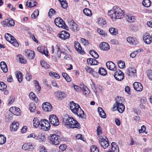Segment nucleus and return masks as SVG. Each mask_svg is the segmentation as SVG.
<instances>
[{"label": "nucleus", "instance_id": "28", "mask_svg": "<svg viewBox=\"0 0 152 152\" xmlns=\"http://www.w3.org/2000/svg\"><path fill=\"white\" fill-rule=\"evenodd\" d=\"M112 150L113 152H119V149L118 146L116 145V143L113 142L111 144Z\"/></svg>", "mask_w": 152, "mask_h": 152}, {"label": "nucleus", "instance_id": "56", "mask_svg": "<svg viewBox=\"0 0 152 152\" xmlns=\"http://www.w3.org/2000/svg\"><path fill=\"white\" fill-rule=\"evenodd\" d=\"M118 101H116L115 104H114L113 105V107L112 109L113 111H115L116 110H118Z\"/></svg>", "mask_w": 152, "mask_h": 152}, {"label": "nucleus", "instance_id": "41", "mask_svg": "<svg viewBox=\"0 0 152 152\" xmlns=\"http://www.w3.org/2000/svg\"><path fill=\"white\" fill-rule=\"evenodd\" d=\"M61 4V7L65 9L67 7V4L66 0H58Z\"/></svg>", "mask_w": 152, "mask_h": 152}, {"label": "nucleus", "instance_id": "22", "mask_svg": "<svg viewBox=\"0 0 152 152\" xmlns=\"http://www.w3.org/2000/svg\"><path fill=\"white\" fill-rule=\"evenodd\" d=\"M80 88L82 91L83 93L86 96L88 95L90 91L87 87L84 85H82L80 87Z\"/></svg>", "mask_w": 152, "mask_h": 152}, {"label": "nucleus", "instance_id": "54", "mask_svg": "<svg viewBox=\"0 0 152 152\" xmlns=\"http://www.w3.org/2000/svg\"><path fill=\"white\" fill-rule=\"evenodd\" d=\"M16 108L15 109L14 112V115H19L20 114V109L16 107Z\"/></svg>", "mask_w": 152, "mask_h": 152}, {"label": "nucleus", "instance_id": "2", "mask_svg": "<svg viewBox=\"0 0 152 152\" xmlns=\"http://www.w3.org/2000/svg\"><path fill=\"white\" fill-rule=\"evenodd\" d=\"M108 13L112 18L116 19L123 18L124 14L123 11L117 6H114L112 10L108 11Z\"/></svg>", "mask_w": 152, "mask_h": 152}, {"label": "nucleus", "instance_id": "36", "mask_svg": "<svg viewBox=\"0 0 152 152\" xmlns=\"http://www.w3.org/2000/svg\"><path fill=\"white\" fill-rule=\"evenodd\" d=\"M29 96L31 99L34 100L36 102L38 101V99L36 95L33 92H30L29 94Z\"/></svg>", "mask_w": 152, "mask_h": 152}, {"label": "nucleus", "instance_id": "26", "mask_svg": "<svg viewBox=\"0 0 152 152\" xmlns=\"http://www.w3.org/2000/svg\"><path fill=\"white\" fill-rule=\"evenodd\" d=\"M19 126V124L18 122L14 121L12 123L10 128H12L14 131H16L18 128Z\"/></svg>", "mask_w": 152, "mask_h": 152}, {"label": "nucleus", "instance_id": "3", "mask_svg": "<svg viewBox=\"0 0 152 152\" xmlns=\"http://www.w3.org/2000/svg\"><path fill=\"white\" fill-rule=\"evenodd\" d=\"M69 106L72 112L81 118H84V112L81 109L78 104L75 103L73 101H72L70 103Z\"/></svg>", "mask_w": 152, "mask_h": 152}, {"label": "nucleus", "instance_id": "31", "mask_svg": "<svg viewBox=\"0 0 152 152\" xmlns=\"http://www.w3.org/2000/svg\"><path fill=\"white\" fill-rule=\"evenodd\" d=\"M58 97L60 99H62L66 97V94L64 92L61 91H58L57 92Z\"/></svg>", "mask_w": 152, "mask_h": 152}, {"label": "nucleus", "instance_id": "17", "mask_svg": "<svg viewBox=\"0 0 152 152\" xmlns=\"http://www.w3.org/2000/svg\"><path fill=\"white\" fill-rule=\"evenodd\" d=\"M134 89L137 91H141L143 89V87L142 84L139 82H135L133 84Z\"/></svg>", "mask_w": 152, "mask_h": 152}, {"label": "nucleus", "instance_id": "16", "mask_svg": "<svg viewBox=\"0 0 152 152\" xmlns=\"http://www.w3.org/2000/svg\"><path fill=\"white\" fill-rule=\"evenodd\" d=\"M74 46L76 50L79 53L82 54L85 53L84 51L82 50V48L80 43L78 42H75Z\"/></svg>", "mask_w": 152, "mask_h": 152}, {"label": "nucleus", "instance_id": "30", "mask_svg": "<svg viewBox=\"0 0 152 152\" xmlns=\"http://www.w3.org/2000/svg\"><path fill=\"white\" fill-rule=\"evenodd\" d=\"M126 18L127 21L130 23H132L135 21V19L134 16L131 15H127L126 16Z\"/></svg>", "mask_w": 152, "mask_h": 152}, {"label": "nucleus", "instance_id": "35", "mask_svg": "<svg viewBox=\"0 0 152 152\" xmlns=\"http://www.w3.org/2000/svg\"><path fill=\"white\" fill-rule=\"evenodd\" d=\"M118 110L119 113H122L124 110L125 106L124 104L118 102Z\"/></svg>", "mask_w": 152, "mask_h": 152}, {"label": "nucleus", "instance_id": "7", "mask_svg": "<svg viewBox=\"0 0 152 152\" xmlns=\"http://www.w3.org/2000/svg\"><path fill=\"white\" fill-rule=\"evenodd\" d=\"M55 25L59 27L65 28L66 26L64 21L60 18H57L54 20Z\"/></svg>", "mask_w": 152, "mask_h": 152}, {"label": "nucleus", "instance_id": "44", "mask_svg": "<svg viewBox=\"0 0 152 152\" xmlns=\"http://www.w3.org/2000/svg\"><path fill=\"white\" fill-rule=\"evenodd\" d=\"M6 141V138L3 135H0V144H4Z\"/></svg>", "mask_w": 152, "mask_h": 152}, {"label": "nucleus", "instance_id": "51", "mask_svg": "<svg viewBox=\"0 0 152 152\" xmlns=\"http://www.w3.org/2000/svg\"><path fill=\"white\" fill-rule=\"evenodd\" d=\"M118 66L120 68L123 69L125 67V65L124 62L119 61L118 62Z\"/></svg>", "mask_w": 152, "mask_h": 152}, {"label": "nucleus", "instance_id": "19", "mask_svg": "<svg viewBox=\"0 0 152 152\" xmlns=\"http://www.w3.org/2000/svg\"><path fill=\"white\" fill-rule=\"evenodd\" d=\"M22 148L25 150H28L31 151L33 148V147L32 144L30 142L24 144L22 146Z\"/></svg>", "mask_w": 152, "mask_h": 152}, {"label": "nucleus", "instance_id": "61", "mask_svg": "<svg viewBox=\"0 0 152 152\" xmlns=\"http://www.w3.org/2000/svg\"><path fill=\"white\" fill-rule=\"evenodd\" d=\"M147 75L149 79L152 80V70H148V72Z\"/></svg>", "mask_w": 152, "mask_h": 152}, {"label": "nucleus", "instance_id": "59", "mask_svg": "<svg viewBox=\"0 0 152 152\" xmlns=\"http://www.w3.org/2000/svg\"><path fill=\"white\" fill-rule=\"evenodd\" d=\"M41 141L45 142L46 140L45 135V134H41V136L39 137V138Z\"/></svg>", "mask_w": 152, "mask_h": 152}, {"label": "nucleus", "instance_id": "27", "mask_svg": "<svg viewBox=\"0 0 152 152\" xmlns=\"http://www.w3.org/2000/svg\"><path fill=\"white\" fill-rule=\"evenodd\" d=\"M0 66L2 71L5 73L8 71V68L6 63L4 61H1L0 63Z\"/></svg>", "mask_w": 152, "mask_h": 152}, {"label": "nucleus", "instance_id": "14", "mask_svg": "<svg viewBox=\"0 0 152 152\" xmlns=\"http://www.w3.org/2000/svg\"><path fill=\"white\" fill-rule=\"evenodd\" d=\"M152 37L150 36L148 33H146L143 36V40L147 44H150L151 42Z\"/></svg>", "mask_w": 152, "mask_h": 152}, {"label": "nucleus", "instance_id": "43", "mask_svg": "<svg viewBox=\"0 0 152 152\" xmlns=\"http://www.w3.org/2000/svg\"><path fill=\"white\" fill-rule=\"evenodd\" d=\"M37 50L39 52L41 53H42L43 54H44L45 56L47 57L48 56V51L47 50V53H46L45 52V50H44L43 49H42L40 47H38L37 48Z\"/></svg>", "mask_w": 152, "mask_h": 152}, {"label": "nucleus", "instance_id": "40", "mask_svg": "<svg viewBox=\"0 0 152 152\" xmlns=\"http://www.w3.org/2000/svg\"><path fill=\"white\" fill-rule=\"evenodd\" d=\"M89 53L95 58H97L99 57V55L95 50H91L89 52Z\"/></svg>", "mask_w": 152, "mask_h": 152}, {"label": "nucleus", "instance_id": "34", "mask_svg": "<svg viewBox=\"0 0 152 152\" xmlns=\"http://www.w3.org/2000/svg\"><path fill=\"white\" fill-rule=\"evenodd\" d=\"M98 72L99 74L102 76H105L107 74L106 70L102 67H101L99 68Z\"/></svg>", "mask_w": 152, "mask_h": 152}, {"label": "nucleus", "instance_id": "21", "mask_svg": "<svg viewBox=\"0 0 152 152\" xmlns=\"http://www.w3.org/2000/svg\"><path fill=\"white\" fill-rule=\"evenodd\" d=\"M100 48L101 49L104 50H107L110 48L109 44L105 42H102L100 44Z\"/></svg>", "mask_w": 152, "mask_h": 152}, {"label": "nucleus", "instance_id": "9", "mask_svg": "<svg viewBox=\"0 0 152 152\" xmlns=\"http://www.w3.org/2000/svg\"><path fill=\"white\" fill-rule=\"evenodd\" d=\"M114 77L117 80L121 81L124 79V73L121 71L117 70L115 72Z\"/></svg>", "mask_w": 152, "mask_h": 152}, {"label": "nucleus", "instance_id": "48", "mask_svg": "<svg viewBox=\"0 0 152 152\" xmlns=\"http://www.w3.org/2000/svg\"><path fill=\"white\" fill-rule=\"evenodd\" d=\"M8 23V24L10 26H14L15 23L14 20L10 18L7 20Z\"/></svg>", "mask_w": 152, "mask_h": 152}, {"label": "nucleus", "instance_id": "53", "mask_svg": "<svg viewBox=\"0 0 152 152\" xmlns=\"http://www.w3.org/2000/svg\"><path fill=\"white\" fill-rule=\"evenodd\" d=\"M90 152H99V149L95 145L91 146L90 149Z\"/></svg>", "mask_w": 152, "mask_h": 152}, {"label": "nucleus", "instance_id": "33", "mask_svg": "<svg viewBox=\"0 0 152 152\" xmlns=\"http://www.w3.org/2000/svg\"><path fill=\"white\" fill-rule=\"evenodd\" d=\"M109 31L111 34L112 35H116L118 34V30L115 28H110L109 29Z\"/></svg>", "mask_w": 152, "mask_h": 152}, {"label": "nucleus", "instance_id": "49", "mask_svg": "<svg viewBox=\"0 0 152 152\" xmlns=\"http://www.w3.org/2000/svg\"><path fill=\"white\" fill-rule=\"evenodd\" d=\"M36 105L34 104L33 103H31L30 104L29 109L31 112H34L36 109Z\"/></svg>", "mask_w": 152, "mask_h": 152}, {"label": "nucleus", "instance_id": "63", "mask_svg": "<svg viewBox=\"0 0 152 152\" xmlns=\"http://www.w3.org/2000/svg\"><path fill=\"white\" fill-rule=\"evenodd\" d=\"M26 78L27 80L29 81L31 79L32 76L29 74L27 73L26 74Z\"/></svg>", "mask_w": 152, "mask_h": 152}, {"label": "nucleus", "instance_id": "42", "mask_svg": "<svg viewBox=\"0 0 152 152\" xmlns=\"http://www.w3.org/2000/svg\"><path fill=\"white\" fill-rule=\"evenodd\" d=\"M98 23L99 25L102 26L106 24V22L102 18H100L98 20Z\"/></svg>", "mask_w": 152, "mask_h": 152}, {"label": "nucleus", "instance_id": "60", "mask_svg": "<svg viewBox=\"0 0 152 152\" xmlns=\"http://www.w3.org/2000/svg\"><path fill=\"white\" fill-rule=\"evenodd\" d=\"M67 148V146L65 144H62L59 147V148L61 151H63L65 150Z\"/></svg>", "mask_w": 152, "mask_h": 152}, {"label": "nucleus", "instance_id": "64", "mask_svg": "<svg viewBox=\"0 0 152 152\" xmlns=\"http://www.w3.org/2000/svg\"><path fill=\"white\" fill-rule=\"evenodd\" d=\"M85 69L88 72L90 73H91L92 72V69L89 66H86L85 67Z\"/></svg>", "mask_w": 152, "mask_h": 152}, {"label": "nucleus", "instance_id": "58", "mask_svg": "<svg viewBox=\"0 0 152 152\" xmlns=\"http://www.w3.org/2000/svg\"><path fill=\"white\" fill-rule=\"evenodd\" d=\"M28 34L30 37L36 43L38 42V40L35 38L34 35L30 32H28Z\"/></svg>", "mask_w": 152, "mask_h": 152}, {"label": "nucleus", "instance_id": "23", "mask_svg": "<svg viewBox=\"0 0 152 152\" xmlns=\"http://www.w3.org/2000/svg\"><path fill=\"white\" fill-rule=\"evenodd\" d=\"M16 59L21 63L26 64V59L20 54L17 55Z\"/></svg>", "mask_w": 152, "mask_h": 152}, {"label": "nucleus", "instance_id": "55", "mask_svg": "<svg viewBox=\"0 0 152 152\" xmlns=\"http://www.w3.org/2000/svg\"><path fill=\"white\" fill-rule=\"evenodd\" d=\"M70 28L74 31L78 30V26L75 23L73 24V26H72Z\"/></svg>", "mask_w": 152, "mask_h": 152}, {"label": "nucleus", "instance_id": "12", "mask_svg": "<svg viewBox=\"0 0 152 152\" xmlns=\"http://www.w3.org/2000/svg\"><path fill=\"white\" fill-rule=\"evenodd\" d=\"M25 55L27 58L32 59L34 57V53L31 50H27L25 51Z\"/></svg>", "mask_w": 152, "mask_h": 152}, {"label": "nucleus", "instance_id": "18", "mask_svg": "<svg viewBox=\"0 0 152 152\" xmlns=\"http://www.w3.org/2000/svg\"><path fill=\"white\" fill-rule=\"evenodd\" d=\"M126 40L131 45H136L138 43L137 39L135 38L129 37L127 38Z\"/></svg>", "mask_w": 152, "mask_h": 152}, {"label": "nucleus", "instance_id": "20", "mask_svg": "<svg viewBox=\"0 0 152 152\" xmlns=\"http://www.w3.org/2000/svg\"><path fill=\"white\" fill-rule=\"evenodd\" d=\"M136 70L134 68H129L126 72V74L129 76H132L136 73Z\"/></svg>", "mask_w": 152, "mask_h": 152}, {"label": "nucleus", "instance_id": "29", "mask_svg": "<svg viewBox=\"0 0 152 152\" xmlns=\"http://www.w3.org/2000/svg\"><path fill=\"white\" fill-rule=\"evenodd\" d=\"M98 112L100 117L103 118H105L106 117V115L104 111L101 107L98 108Z\"/></svg>", "mask_w": 152, "mask_h": 152}, {"label": "nucleus", "instance_id": "50", "mask_svg": "<svg viewBox=\"0 0 152 152\" xmlns=\"http://www.w3.org/2000/svg\"><path fill=\"white\" fill-rule=\"evenodd\" d=\"M7 86L6 84L3 82H0V90L3 91L7 88Z\"/></svg>", "mask_w": 152, "mask_h": 152}, {"label": "nucleus", "instance_id": "10", "mask_svg": "<svg viewBox=\"0 0 152 152\" xmlns=\"http://www.w3.org/2000/svg\"><path fill=\"white\" fill-rule=\"evenodd\" d=\"M58 37L62 39L65 40L69 38L70 34L69 33L66 31H63L61 32L60 34H58Z\"/></svg>", "mask_w": 152, "mask_h": 152}, {"label": "nucleus", "instance_id": "25", "mask_svg": "<svg viewBox=\"0 0 152 152\" xmlns=\"http://www.w3.org/2000/svg\"><path fill=\"white\" fill-rule=\"evenodd\" d=\"M41 121L37 118H35L33 120V124L34 127L37 128L39 125H40Z\"/></svg>", "mask_w": 152, "mask_h": 152}, {"label": "nucleus", "instance_id": "4", "mask_svg": "<svg viewBox=\"0 0 152 152\" xmlns=\"http://www.w3.org/2000/svg\"><path fill=\"white\" fill-rule=\"evenodd\" d=\"M49 142L53 145L58 144L60 141V137L56 134H50L48 137Z\"/></svg>", "mask_w": 152, "mask_h": 152}, {"label": "nucleus", "instance_id": "45", "mask_svg": "<svg viewBox=\"0 0 152 152\" xmlns=\"http://www.w3.org/2000/svg\"><path fill=\"white\" fill-rule=\"evenodd\" d=\"M56 11L53 8H51L49 10L48 12V16L50 18H51L53 15L56 14Z\"/></svg>", "mask_w": 152, "mask_h": 152}, {"label": "nucleus", "instance_id": "1", "mask_svg": "<svg viewBox=\"0 0 152 152\" xmlns=\"http://www.w3.org/2000/svg\"><path fill=\"white\" fill-rule=\"evenodd\" d=\"M63 122L65 125L68 126L70 128L80 129V125L77 121L73 118L70 117L68 115L64 116Z\"/></svg>", "mask_w": 152, "mask_h": 152}, {"label": "nucleus", "instance_id": "39", "mask_svg": "<svg viewBox=\"0 0 152 152\" xmlns=\"http://www.w3.org/2000/svg\"><path fill=\"white\" fill-rule=\"evenodd\" d=\"M142 4L145 7H148L150 6L151 3L150 0H144L142 2Z\"/></svg>", "mask_w": 152, "mask_h": 152}, {"label": "nucleus", "instance_id": "5", "mask_svg": "<svg viewBox=\"0 0 152 152\" xmlns=\"http://www.w3.org/2000/svg\"><path fill=\"white\" fill-rule=\"evenodd\" d=\"M99 140L101 146L104 149L107 148L109 145L108 139L104 135L99 136Z\"/></svg>", "mask_w": 152, "mask_h": 152}, {"label": "nucleus", "instance_id": "13", "mask_svg": "<svg viewBox=\"0 0 152 152\" xmlns=\"http://www.w3.org/2000/svg\"><path fill=\"white\" fill-rule=\"evenodd\" d=\"M7 34L8 35V36H10V42L15 47H18L19 44L17 42V41L15 38L11 34L9 33H7Z\"/></svg>", "mask_w": 152, "mask_h": 152}, {"label": "nucleus", "instance_id": "46", "mask_svg": "<svg viewBox=\"0 0 152 152\" xmlns=\"http://www.w3.org/2000/svg\"><path fill=\"white\" fill-rule=\"evenodd\" d=\"M40 64L41 66L45 68L49 69L50 67V66L44 61L42 62L41 61Z\"/></svg>", "mask_w": 152, "mask_h": 152}, {"label": "nucleus", "instance_id": "6", "mask_svg": "<svg viewBox=\"0 0 152 152\" xmlns=\"http://www.w3.org/2000/svg\"><path fill=\"white\" fill-rule=\"evenodd\" d=\"M41 124L40 125L41 129L44 131H48L50 127V125L48 121L45 119H42L41 120Z\"/></svg>", "mask_w": 152, "mask_h": 152}, {"label": "nucleus", "instance_id": "11", "mask_svg": "<svg viewBox=\"0 0 152 152\" xmlns=\"http://www.w3.org/2000/svg\"><path fill=\"white\" fill-rule=\"evenodd\" d=\"M42 107L44 110L46 112H49L52 110V106L48 102L43 103L42 105Z\"/></svg>", "mask_w": 152, "mask_h": 152}, {"label": "nucleus", "instance_id": "37", "mask_svg": "<svg viewBox=\"0 0 152 152\" xmlns=\"http://www.w3.org/2000/svg\"><path fill=\"white\" fill-rule=\"evenodd\" d=\"M83 13L86 16H91L92 15L91 12L88 8H85L83 10Z\"/></svg>", "mask_w": 152, "mask_h": 152}, {"label": "nucleus", "instance_id": "15", "mask_svg": "<svg viewBox=\"0 0 152 152\" xmlns=\"http://www.w3.org/2000/svg\"><path fill=\"white\" fill-rule=\"evenodd\" d=\"M107 68L109 69L115 71L116 70V68L115 64L111 61H109L106 63Z\"/></svg>", "mask_w": 152, "mask_h": 152}, {"label": "nucleus", "instance_id": "47", "mask_svg": "<svg viewBox=\"0 0 152 152\" xmlns=\"http://www.w3.org/2000/svg\"><path fill=\"white\" fill-rule=\"evenodd\" d=\"M55 48L57 49V53L56 54V56L57 57H58V58H60L61 56V50H59L60 48H59V47L58 45H57Z\"/></svg>", "mask_w": 152, "mask_h": 152}, {"label": "nucleus", "instance_id": "38", "mask_svg": "<svg viewBox=\"0 0 152 152\" xmlns=\"http://www.w3.org/2000/svg\"><path fill=\"white\" fill-rule=\"evenodd\" d=\"M16 77L18 82L20 83L22 82L23 78V75L22 73L19 72L16 74Z\"/></svg>", "mask_w": 152, "mask_h": 152}, {"label": "nucleus", "instance_id": "8", "mask_svg": "<svg viewBox=\"0 0 152 152\" xmlns=\"http://www.w3.org/2000/svg\"><path fill=\"white\" fill-rule=\"evenodd\" d=\"M49 121L51 124L54 126H57L59 124L58 119L55 115H53L50 116Z\"/></svg>", "mask_w": 152, "mask_h": 152}, {"label": "nucleus", "instance_id": "24", "mask_svg": "<svg viewBox=\"0 0 152 152\" xmlns=\"http://www.w3.org/2000/svg\"><path fill=\"white\" fill-rule=\"evenodd\" d=\"M87 62L88 64L90 65H96L98 63V61L95 59L92 58H89L87 60Z\"/></svg>", "mask_w": 152, "mask_h": 152}, {"label": "nucleus", "instance_id": "32", "mask_svg": "<svg viewBox=\"0 0 152 152\" xmlns=\"http://www.w3.org/2000/svg\"><path fill=\"white\" fill-rule=\"evenodd\" d=\"M27 2L26 3V5L30 8H31L37 5V3L35 0H30V1L28 3V5Z\"/></svg>", "mask_w": 152, "mask_h": 152}, {"label": "nucleus", "instance_id": "57", "mask_svg": "<svg viewBox=\"0 0 152 152\" xmlns=\"http://www.w3.org/2000/svg\"><path fill=\"white\" fill-rule=\"evenodd\" d=\"M49 75L50 76H53L54 77L58 78H59L60 77V75L56 72H50L49 73Z\"/></svg>", "mask_w": 152, "mask_h": 152}, {"label": "nucleus", "instance_id": "62", "mask_svg": "<svg viewBox=\"0 0 152 152\" xmlns=\"http://www.w3.org/2000/svg\"><path fill=\"white\" fill-rule=\"evenodd\" d=\"M81 41L84 45H87L89 44L88 41L83 38L81 39Z\"/></svg>", "mask_w": 152, "mask_h": 152}, {"label": "nucleus", "instance_id": "52", "mask_svg": "<svg viewBox=\"0 0 152 152\" xmlns=\"http://www.w3.org/2000/svg\"><path fill=\"white\" fill-rule=\"evenodd\" d=\"M97 31L100 34L103 35L104 37L107 36V34L106 32L100 28L97 29Z\"/></svg>", "mask_w": 152, "mask_h": 152}]
</instances>
